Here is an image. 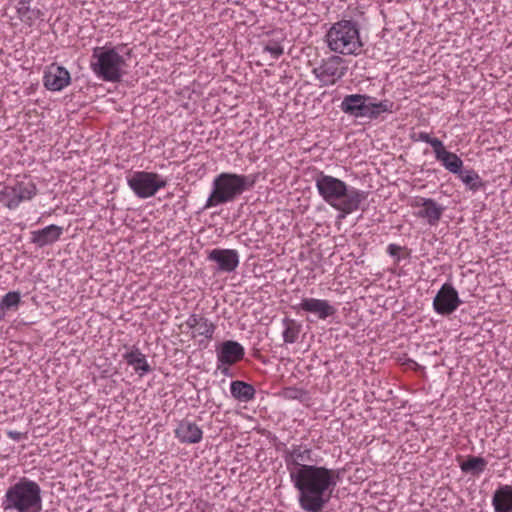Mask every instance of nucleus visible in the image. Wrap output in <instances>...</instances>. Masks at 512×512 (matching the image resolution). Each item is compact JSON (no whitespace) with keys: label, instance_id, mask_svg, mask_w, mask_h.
Returning <instances> with one entry per match:
<instances>
[{"label":"nucleus","instance_id":"4468645a","mask_svg":"<svg viewBox=\"0 0 512 512\" xmlns=\"http://www.w3.org/2000/svg\"><path fill=\"white\" fill-rule=\"evenodd\" d=\"M296 313L306 312L316 316L319 320L332 317L337 309L329 300L313 297H304L299 304L292 306Z\"/></svg>","mask_w":512,"mask_h":512},{"label":"nucleus","instance_id":"c756f323","mask_svg":"<svg viewBox=\"0 0 512 512\" xmlns=\"http://www.w3.org/2000/svg\"><path fill=\"white\" fill-rule=\"evenodd\" d=\"M22 6L18 7V12L20 14V17L23 21H30L34 18H37L39 16V11H29L28 8L24 11L25 7V3L26 2H19Z\"/></svg>","mask_w":512,"mask_h":512},{"label":"nucleus","instance_id":"412c9836","mask_svg":"<svg viewBox=\"0 0 512 512\" xmlns=\"http://www.w3.org/2000/svg\"><path fill=\"white\" fill-rule=\"evenodd\" d=\"M492 506L495 512H512V486L500 485L492 497Z\"/></svg>","mask_w":512,"mask_h":512},{"label":"nucleus","instance_id":"7ed1b4c3","mask_svg":"<svg viewBox=\"0 0 512 512\" xmlns=\"http://www.w3.org/2000/svg\"><path fill=\"white\" fill-rule=\"evenodd\" d=\"M1 507L5 512H40L42 510L40 485L27 477H21L5 491Z\"/></svg>","mask_w":512,"mask_h":512},{"label":"nucleus","instance_id":"f8f14e48","mask_svg":"<svg viewBox=\"0 0 512 512\" xmlns=\"http://www.w3.org/2000/svg\"><path fill=\"white\" fill-rule=\"evenodd\" d=\"M313 450L307 445H292L291 448L286 452L285 463L289 472V477H292L299 472H302L304 468H311L314 462L312 458Z\"/></svg>","mask_w":512,"mask_h":512},{"label":"nucleus","instance_id":"cd10ccee","mask_svg":"<svg viewBox=\"0 0 512 512\" xmlns=\"http://www.w3.org/2000/svg\"><path fill=\"white\" fill-rule=\"evenodd\" d=\"M21 301V296L19 292H8L5 296H3L1 300V308L2 309H12L16 308Z\"/></svg>","mask_w":512,"mask_h":512},{"label":"nucleus","instance_id":"473e14b6","mask_svg":"<svg viewBox=\"0 0 512 512\" xmlns=\"http://www.w3.org/2000/svg\"><path fill=\"white\" fill-rule=\"evenodd\" d=\"M7 435L10 439H13V440L18 441V440L22 439V433L18 432V431H8Z\"/></svg>","mask_w":512,"mask_h":512},{"label":"nucleus","instance_id":"f257e3e1","mask_svg":"<svg viewBox=\"0 0 512 512\" xmlns=\"http://www.w3.org/2000/svg\"><path fill=\"white\" fill-rule=\"evenodd\" d=\"M339 480L338 470L318 465L304 468L290 477L298 493L299 506L305 512H321L330 501Z\"/></svg>","mask_w":512,"mask_h":512},{"label":"nucleus","instance_id":"0eeeda50","mask_svg":"<svg viewBox=\"0 0 512 512\" xmlns=\"http://www.w3.org/2000/svg\"><path fill=\"white\" fill-rule=\"evenodd\" d=\"M391 104L389 101H374V98L365 94L346 95L340 105L341 110L355 118L376 119L387 112Z\"/></svg>","mask_w":512,"mask_h":512},{"label":"nucleus","instance_id":"a878e982","mask_svg":"<svg viewBox=\"0 0 512 512\" xmlns=\"http://www.w3.org/2000/svg\"><path fill=\"white\" fill-rule=\"evenodd\" d=\"M487 466V461L482 457L470 456L460 464V468L464 473H473L479 475Z\"/></svg>","mask_w":512,"mask_h":512},{"label":"nucleus","instance_id":"6ab92c4d","mask_svg":"<svg viewBox=\"0 0 512 512\" xmlns=\"http://www.w3.org/2000/svg\"><path fill=\"white\" fill-rule=\"evenodd\" d=\"M63 234V228L54 224L31 232V242L38 247H44L58 241Z\"/></svg>","mask_w":512,"mask_h":512},{"label":"nucleus","instance_id":"b1692460","mask_svg":"<svg viewBox=\"0 0 512 512\" xmlns=\"http://www.w3.org/2000/svg\"><path fill=\"white\" fill-rule=\"evenodd\" d=\"M418 215L426 218L429 224H435L442 213V209L432 200L423 199Z\"/></svg>","mask_w":512,"mask_h":512},{"label":"nucleus","instance_id":"4be33fe9","mask_svg":"<svg viewBox=\"0 0 512 512\" xmlns=\"http://www.w3.org/2000/svg\"><path fill=\"white\" fill-rule=\"evenodd\" d=\"M123 358L126 363L132 366L140 375H144L151 370L145 355L135 346L126 351L125 354H123Z\"/></svg>","mask_w":512,"mask_h":512},{"label":"nucleus","instance_id":"2f4dec72","mask_svg":"<svg viewBox=\"0 0 512 512\" xmlns=\"http://www.w3.org/2000/svg\"><path fill=\"white\" fill-rule=\"evenodd\" d=\"M401 251V247L397 246V245H394V244H390L388 246V252L390 255L392 256H396L399 254V252Z\"/></svg>","mask_w":512,"mask_h":512},{"label":"nucleus","instance_id":"20e7f679","mask_svg":"<svg viewBox=\"0 0 512 512\" xmlns=\"http://www.w3.org/2000/svg\"><path fill=\"white\" fill-rule=\"evenodd\" d=\"M255 180L248 175L226 173L219 174L213 181V190L205 208L215 207L233 201L244 191L253 187Z\"/></svg>","mask_w":512,"mask_h":512},{"label":"nucleus","instance_id":"72a5a7b5","mask_svg":"<svg viewBox=\"0 0 512 512\" xmlns=\"http://www.w3.org/2000/svg\"><path fill=\"white\" fill-rule=\"evenodd\" d=\"M295 392H296V390H295V389H293V388H286V389H285V394H286V396L291 397V398H295V397H296V396L294 395V393H295Z\"/></svg>","mask_w":512,"mask_h":512},{"label":"nucleus","instance_id":"39448f33","mask_svg":"<svg viewBox=\"0 0 512 512\" xmlns=\"http://www.w3.org/2000/svg\"><path fill=\"white\" fill-rule=\"evenodd\" d=\"M90 67L94 74L106 82H119L127 73V58L117 48L96 47L93 50Z\"/></svg>","mask_w":512,"mask_h":512},{"label":"nucleus","instance_id":"7c9ffc66","mask_svg":"<svg viewBox=\"0 0 512 512\" xmlns=\"http://www.w3.org/2000/svg\"><path fill=\"white\" fill-rule=\"evenodd\" d=\"M418 141H423V142H426V143L430 144L431 147L433 148V151H434L435 154L439 150L438 147L435 146L436 145L435 143L436 142H441L438 138L432 137L430 134L423 133V132L418 133Z\"/></svg>","mask_w":512,"mask_h":512},{"label":"nucleus","instance_id":"6e6552de","mask_svg":"<svg viewBox=\"0 0 512 512\" xmlns=\"http://www.w3.org/2000/svg\"><path fill=\"white\" fill-rule=\"evenodd\" d=\"M36 184L27 176L17 177L0 188V204L15 210L22 202L30 201L37 195Z\"/></svg>","mask_w":512,"mask_h":512},{"label":"nucleus","instance_id":"dca6fc26","mask_svg":"<svg viewBox=\"0 0 512 512\" xmlns=\"http://www.w3.org/2000/svg\"><path fill=\"white\" fill-rule=\"evenodd\" d=\"M70 81V73L66 68L56 63H52L45 68L43 84L46 89L61 91L70 84Z\"/></svg>","mask_w":512,"mask_h":512},{"label":"nucleus","instance_id":"ddd939ff","mask_svg":"<svg viewBox=\"0 0 512 512\" xmlns=\"http://www.w3.org/2000/svg\"><path fill=\"white\" fill-rule=\"evenodd\" d=\"M182 333H190L192 339L204 338L211 340L216 326L209 319L201 314H191L185 322L180 325Z\"/></svg>","mask_w":512,"mask_h":512},{"label":"nucleus","instance_id":"393cba45","mask_svg":"<svg viewBox=\"0 0 512 512\" xmlns=\"http://www.w3.org/2000/svg\"><path fill=\"white\" fill-rule=\"evenodd\" d=\"M283 327V341L286 344L295 343L301 332V324L298 323L295 319L286 317L283 319Z\"/></svg>","mask_w":512,"mask_h":512},{"label":"nucleus","instance_id":"1a4fd4ad","mask_svg":"<svg viewBox=\"0 0 512 512\" xmlns=\"http://www.w3.org/2000/svg\"><path fill=\"white\" fill-rule=\"evenodd\" d=\"M126 180L129 188L141 199L154 196L167 185L166 179L161 175L147 171L132 172L126 177Z\"/></svg>","mask_w":512,"mask_h":512},{"label":"nucleus","instance_id":"5701e85b","mask_svg":"<svg viewBox=\"0 0 512 512\" xmlns=\"http://www.w3.org/2000/svg\"><path fill=\"white\" fill-rule=\"evenodd\" d=\"M230 393L235 400L247 403L254 400L256 390L247 382L235 380L230 384Z\"/></svg>","mask_w":512,"mask_h":512},{"label":"nucleus","instance_id":"bb28decb","mask_svg":"<svg viewBox=\"0 0 512 512\" xmlns=\"http://www.w3.org/2000/svg\"><path fill=\"white\" fill-rule=\"evenodd\" d=\"M460 177H461L462 182L470 190L477 191L484 187V184H483L480 176L478 175V173H476L473 170L466 171Z\"/></svg>","mask_w":512,"mask_h":512},{"label":"nucleus","instance_id":"9b49d317","mask_svg":"<svg viewBox=\"0 0 512 512\" xmlns=\"http://www.w3.org/2000/svg\"><path fill=\"white\" fill-rule=\"evenodd\" d=\"M244 347L237 341L226 340L216 347L217 369L226 376H231L230 367L243 360Z\"/></svg>","mask_w":512,"mask_h":512},{"label":"nucleus","instance_id":"423d86ee","mask_svg":"<svg viewBox=\"0 0 512 512\" xmlns=\"http://www.w3.org/2000/svg\"><path fill=\"white\" fill-rule=\"evenodd\" d=\"M329 49L342 55H359L362 51L359 28L350 20L334 23L326 34Z\"/></svg>","mask_w":512,"mask_h":512},{"label":"nucleus","instance_id":"2eb2a0df","mask_svg":"<svg viewBox=\"0 0 512 512\" xmlns=\"http://www.w3.org/2000/svg\"><path fill=\"white\" fill-rule=\"evenodd\" d=\"M461 304L456 289L448 283H445L436 294L433 306L437 313L449 315L453 313Z\"/></svg>","mask_w":512,"mask_h":512},{"label":"nucleus","instance_id":"a211bd4d","mask_svg":"<svg viewBox=\"0 0 512 512\" xmlns=\"http://www.w3.org/2000/svg\"><path fill=\"white\" fill-rule=\"evenodd\" d=\"M174 433L178 441L183 444H196L203 438L202 429L196 423L188 420H182Z\"/></svg>","mask_w":512,"mask_h":512},{"label":"nucleus","instance_id":"f3484780","mask_svg":"<svg viewBox=\"0 0 512 512\" xmlns=\"http://www.w3.org/2000/svg\"><path fill=\"white\" fill-rule=\"evenodd\" d=\"M208 259L216 262L219 270L224 272H233L239 265V254L234 249H213Z\"/></svg>","mask_w":512,"mask_h":512},{"label":"nucleus","instance_id":"aec40b11","mask_svg":"<svg viewBox=\"0 0 512 512\" xmlns=\"http://www.w3.org/2000/svg\"><path fill=\"white\" fill-rule=\"evenodd\" d=\"M438 151L435 154L436 159L441 162L446 170L451 173L458 174L461 172L463 161L455 153L447 151L442 142L435 143Z\"/></svg>","mask_w":512,"mask_h":512},{"label":"nucleus","instance_id":"f03ea898","mask_svg":"<svg viewBox=\"0 0 512 512\" xmlns=\"http://www.w3.org/2000/svg\"><path fill=\"white\" fill-rule=\"evenodd\" d=\"M315 186L322 199L334 209L345 215L360 208L366 199V193L347 185L341 179L320 172L315 178Z\"/></svg>","mask_w":512,"mask_h":512},{"label":"nucleus","instance_id":"9d476101","mask_svg":"<svg viewBox=\"0 0 512 512\" xmlns=\"http://www.w3.org/2000/svg\"><path fill=\"white\" fill-rule=\"evenodd\" d=\"M346 61L337 55H332L324 60L318 67L313 69V74L319 80L321 86L334 85L347 72Z\"/></svg>","mask_w":512,"mask_h":512},{"label":"nucleus","instance_id":"c85d7f7f","mask_svg":"<svg viewBox=\"0 0 512 512\" xmlns=\"http://www.w3.org/2000/svg\"><path fill=\"white\" fill-rule=\"evenodd\" d=\"M265 51L269 52L274 59H278L283 54V47L278 42H270L265 46Z\"/></svg>","mask_w":512,"mask_h":512}]
</instances>
